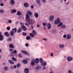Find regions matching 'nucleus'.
<instances>
[{"label":"nucleus","instance_id":"f257e3e1","mask_svg":"<svg viewBox=\"0 0 73 73\" xmlns=\"http://www.w3.org/2000/svg\"><path fill=\"white\" fill-rule=\"evenodd\" d=\"M60 21L59 18H57L56 19V20L54 22V24L56 25L58 24L60 22Z\"/></svg>","mask_w":73,"mask_h":73},{"label":"nucleus","instance_id":"f03ea898","mask_svg":"<svg viewBox=\"0 0 73 73\" xmlns=\"http://www.w3.org/2000/svg\"><path fill=\"white\" fill-rule=\"evenodd\" d=\"M30 17L29 16L28 14H26V17L25 18V19L26 20H27V22L28 21H29L30 19Z\"/></svg>","mask_w":73,"mask_h":73},{"label":"nucleus","instance_id":"7ed1b4c3","mask_svg":"<svg viewBox=\"0 0 73 73\" xmlns=\"http://www.w3.org/2000/svg\"><path fill=\"white\" fill-rule=\"evenodd\" d=\"M28 22H29V24H33V20L32 19H30Z\"/></svg>","mask_w":73,"mask_h":73},{"label":"nucleus","instance_id":"20e7f679","mask_svg":"<svg viewBox=\"0 0 73 73\" xmlns=\"http://www.w3.org/2000/svg\"><path fill=\"white\" fill-rule=\"evenodd\" d=\"M53 19H54V16L52 15L50 16L49 20L50 21H53Z\"/></svg>","mask_w":73,"mask_h":73},{"label":"nucleus","instance_id":"39448f33","mask_svg":"<svg viewBox=\"0 0 73 73\" xmlns=\"http://www.w3.org/2000/svg\"><path fill=\"white\" fill-rule=\"evenodd\" d=\"M35 64H38L39 63V59L38 58H36L34 60Z\"/></svg>","mask_w":73,"mask_h":73},{"label":"nucleus","instance_id":"423d86ee","mask_svg":"<svg viewBox=\"0 0 73 73\" xmlns=\"http://www.w3.org/2000/svg\"><path fill=\"white\" fill-rule=\"evenodd\" d=\"M36 70H40L41 69V66H38L35 68Z\"/></svg>","mask_w":73,"mask_h":73},{"label":"nucleus","instance_id":"0eeeda50","mask_svg":"<svg viewBox=\"0 0 73 73\" xmlns=\"http://www.w3.org/2000/svg\"><path fill=\"white\" fill-rule=\"evenodd\" d=\"M36 2L38 4V6H41V5L40 3V0H36Z\"/></svg>","mask_w":73,"mask_h":73},{"label":"nucleus","instance_id":"6e6552de","mask_svg":"<svg viewBox=\"0 0 73 73\" xmlns=\"http://www.w3.org/2000/svg\"><path fill=\"white\" fill-rule=\"evenodd\" d=\"M5 36H6V37H9V33L7 32H5L4 33Z\"/></svg>","mask_w":73,"mask_h":73},{"label":"nucleus","instance_id":"1a4fd4ad","mask_svg":"<svg viewBox=\"0 0 73 73\" xmlns=\"http://www.w3.org/2000/svg\"><path fill=\"white\" fill-rule=\"evenodd\" d=\"M29 69L27 68H26L24 69L25 72V73H29Z\"/></svg>","mask_w":73,"mask_h":73},{"label":"nucleus","instance_id":"9d476101","mask_svg":"<svg viewBox=\"0 0 73 73\" xmlns=\"http://www.w3.org/2000/svg\"><path fill=\"white\" fill-rule=\"evenodd\" d=\"M10 3L12 5H13L15 4V1H14V0H11L10 1Z\"/></svg>","mask_w":73,"mask_h":73},{"label":"nucleus","instance_id":"9b49d317","mask_svg":"<svg viewBox=\"0 0 73 73\" xmlns=\"http://www.w3.org/2000/svg\"><path fill=\"white\" fill-rule=\"evenodd\" d=\"M67 60L68 61H71L73 60V58L72 57H69L67 58Z\"/></svg>","mask_w":73,"mask_h":73},{"label":"nucleus","instance_id":"f8f14e48","mask_svg":"<svg viewBox=\"0 0 73 73\" xmlns=\"http://www.w3.org/2000/svg\"><path fill=\"white\" fill-rule=\"evenodd\" d=\"M71 38V35L69 34H67V39L69 40Z\"/></svg>","mask_w":73,"mask_h":73},{"label":"nucleus","instance_id":"ddd939ff","mask_svg":"<svg viewBox=\"0 0 73 73\" xmlns=\"http://www.w3.org/2000/svg\"><path fill=\"white\" fill-rule=\"evenodd\" d=\"M21 28L23 31H26V30H27L26 27L25 26H21Z\"/></svg>","mask_w":73,"mask_h":73},{"label":"nucleus","instance_id":"4468645a","mask_svg":"<svg viewBox=\"0 0 73 73\" xmlns=\"http://www.w3.org/2000/svg\"><path fill=\"white\" fill-rule=\"evenodd\" d=\"M41 65L42 66H45L46 65V63L45 62H43L41 64Z\"/></svg>","mask_w":73,"mask_h":73},{"label":"nucleus","instance_id":"2eb2a0df","mask_svg":"<svg viewBox=\"0 0 73 73\" xmlns=\"http://www.w3.org/2000/svg\"><path fill=\"white\" fill-rule=\"evenodd\" d=\"M8 62H9V63H10V64H14V62H13V61L11 60H9L8 61Z\"/></svg>","mask_w":73,"mask_h":73},{"label":"nucleus","instance_id":"dca6fc26","mask_svg":"<svg viewBox=\"0 0 73 73\" xmlns=\"http://www.w3.org/2000/svg\"><path fill=\"white\" fill-rule=\"evenodd\" d=\"M12 31H13L15 33H16V32H17V28H14L12 29Z\"/></svg>","mask_w":73,"mask_h":73},{"label":"nucleus","instance_id":"f3484780","mask_svg":"<svg viewBox=\"0 0 73 73\" xmlns=\"http://www.w3.org/2000/svg\"><path fill=\"white\" fill-rule=\"evenodd\" d=\"M27 13L28 15H29L30 16H31L32 15V13L31 11H28L27 12Z\"/></svg>","mask_w":73,"mask_h":73},{"label":"nucleus","instance_id":"a211bd4d","mask_svg":"<svg viewBox=\"0 0 73 73\" xmlns=\"http://www.w3.org/2000/svg\"><path fill=\"white\" fill-rule=\"evenodd\" d=\"M47 27L48 29H50V28H51V24L50 23H48L47 25Z\"/></svg>","mask_w":73,"mask_h":73},{"label":"nucleus","instance_id":"6ab92c4d","mask_svg":"<svg viewBox=\"0 0 73 73\" xmlns=\"http://www.w3.org/2000/svg\"><path fill=\"white\" fill-rule=\"evenodd\" d=\"M21 11H18L17 13V15L18 16H21Z\"/></svg>","mask_w":73,"mask_h":73},{"label":"nucleus","instance_id":"aec40b11","mask_svg":"<svg viewBox=\"0 0 73 73\" xmlns=\"http://www.w3.org/2000/svg\"><path fill=\"white\" fill-rule=\"evenodd\" d=\"M22 61L24 64H27V60H22Z\"/></svg>","mask_w":73,"mask_h":73},{"label":"nucleus","instance_id":"412c9836","mask_svg":"<svg viewBox=\"0 0 73 73\" xmlns=\"http://www.w3.org/2000/svg\"><path fill=\"white\" fill-rule=\"evenodd\" d=\"M31 65H35V61L33 59H32L31 60Z\"/></svg>","mask_w":73,"mask_h":73},{"label":"nucleus","instance_id":"4be33fe9","mask_svg":"<svg viewBox=\"0 0 73 73\" xmlns=\"http://www.w3.org/2000/svg\"><path fill=\"white\" fill-rule=\"evenodd\" d=\"M34 16L35 17H36V18H37L38 17V14L37 13H36L35 14Z\"/></svg>","mask_w":73,"mask_h":73},{"label":"nucleus","instance_id":"5701e85b","mask_svg":"<svg viewBox=\"0 0 73 73\" xmlns=\"http://www.w3.org/2000/svg\"><path fill=\"white\" fill-rule=\"evenodd\" d=\"M24 6L25 7H29V5L28 3H25L24 4Z\"/></svg>","mask_w":73,"mask_h":73},{"label":"nucleus","instance_id":"b1692460","mask_svg":"<svg viewBox=\"0 0 73 73\" xmlns=\"http://www.w3.org/2000/svg\"><path fill=\"white\" fill-rule=\"evenodd\" d=\"M14 33H15L13 31L11 30L10 32V35L11 36H13Z\"/></svg>","mask_w":73,"mask_h":73},{"label":"nucleus","instance_id":"393cba45","mask_svg":"<svg viewBox=\"0 0 73 73\" xmlns=\"http://www.w3.org/2000/svg\"><path fill=\"white\" fill-rule=\"evenodd\" d=\"M3 40V36L2 35H0V41H2Z\"/></svg>","mask_w":73,"mask_h":73},{"label":"nucleus","instance_id":"a878e982","mask_svg":"<svg viewBox=\"0 0 73 73\" xmlns=\"http://www.w3.org/2000/svg\"><path fill=\"white\" fill-rule=\"evenodd\" d=\"M30 36L31 37H34V36H35V35L32 33H30Z\"/></svg>","mask_w":73,"mask_h":73},{"label":"nucleus","instance_id":"bb28decb","mask_svg":"<svg viewBox=\"0 0 73 73\" xmlns=\"http://www.w3.org/2000/svg\"><path fill=\"white\" fill-rule=\"evenodd\" d=\"M62 23L60 22L58 25L57 27H61V26H62Z\"/></svg>","mask_w":73,"mask_h":73},{"label":"nucleus","instance_id":"cd10ccee","mask_svg":"<svg viewBox=\"0 0 73 73\" xmlns=\"http://www.w3.org/2000/svg\"><path fill=\"white\" fill-rule=\"evenodd\" d=\"M39 61L41 64V63L43 62V59L42 58H40L39 59Z\"/></svg>","mask_w":73,"mask_h":73},{"label":"nucleus","instance_id":"c85d7f7f","mask_svg":"<svg viewBox=\"0 0 73 73\" xmlns=\"http://www.w3.org/2000/svg\"><path fill=\"white\" fill-rule=\"evenodd\" d=\"M12 38H9L7 39V41H9V42H11V41H12Z\"/></svg>","mask_w":73,"mask_h":73},{"label":"nucleus","instance_id":"c756f323","mask_svg":"<svg viewBox=\"0 0 73 73\" xmlns=\"http://www.w3.org/2000/svg\"><path fill=\"white\" fill-rule=\"evenodd\" d=\"M12 60L14 61H17V59L15 58V57H13L12 58Z\"/></svg>","mask_w":73,"mask_h":73},{"label":"nucleus","instance_id":"7c9ffc66","mask_svg":"<svg viewBox=\"0 0 73 73\" xmlns=\"http://www.w3.org/2000/svg\"><path fill=\"white\" fill-rule=\"evenodd\" d=\"M9 46L11 48H13L14 47V46L12 44H10Z\"/></svg>","mask_w":73,"mask_h":73},{"label":"nucleus","instance_id":"2f4dec72","mask_svg":"<svg viewBox=\"0 0 73 73\" xmlns=\"http://www.w3.org/2000/svg\"><path fill=\"white\" fill-rule=\"evenodd\" d=\"M4 70H5V71H7V70H8V67H7V66H6L4 67Z\"/></svg>","mask_w":73,"mask_h":73},{"label":"nucleus","instance_id":"473e14b6","mask_svg":"<svg viewBox=\"0 0 73 73\" xmlns=\"http://www.w3.org/2000/svg\"><path fill=\"white\" fill-rule=\"evenodd\" d=\"M21 66V64H20V63H18L17 65V68H19Z\"/></svg>","mask_w":73,"mask_h":73},{"label":"nucleus","instance_id":"72a5a7b5","mask_svg":"<svg viewBox=\"0 0 73 73\" xmlns=\"http://www.w3.org/2000/svg\"><path fill=\"white\" fill-rule=\"evenodd\" d=\"M30 38H31V37H30L29 36H27L26 37V40H29V39H30Z\"/></svg>","mask_w":73,"mask_h":73},{"label":"nucleus","instance_id":"f704fd0d","mask_svg":"<svg viewBox=\"0 0 73 73\" xmlns=\"http://www.w3.org/2000/svg\"><path fill=\"white\" fill-rule=\"evenodd\" d=\"M10 52H11V54H12L13 53V52L12 51L13 50V49H11L9 50Z\"/></svg>","mask_w":73,"mask_h":73},{"label":"nucleus","instance_id":"c9c22d12","mask_svg":"<svg viewBox=\"0 0 73 73\" xmlns=\"http://www.w3.org/2000/svg\"><path fill=\"white\" fill-rule=\"evenodd\" d=\"M64 44H60L59 45V46L60 48H64Z\"/></svg>","mask_w":73,"mask_h":73},{"label":"nucleus","instance_id":"e433bc0d","mask_svg":"<svg viewBox=\"0 0 73 73\" xmlns=\"http://www.w3.org/2000/svg\"><path fill=\"white\" fill-rule=\"evenodd\" d=\"M66 27V26L65 25H63L62 26L61 28H65Z\"/></svg>","mask_w":73,"mask_h":73},{"label":"nucleus","instance_id":"4c0bfd02","mask_svg":"<svg viewBox=\"0 0 73 73\" xmlns=\"http://www.w3.org/2000/svg\"><path fill=\"white\" fill-rule=\"evenodd\" d=\"M33 33H34V34L35 35H36V32L35 30L33 31Z\"/></svg>","mask_w":73,"mask_h":73},{"label":"nucleus","instance_id":"58836bf2","mask_svg":"<svg viewBox=\"0 0 73 73\" xmlns=\"http://www.w3.org/2000/svg\"><path fill=\"white\" fill-rule=\"evenodd\" d=\"M7 29L8 31H9L11 29V28L9 27H7Z\"/></svg>","mask_w":73,"mask_h":73},{"label":"nucleus","instance_id":"ea45409f","mask_svg":"<svg viewBox=\"0 0 73 73\" xmlns=\"http://www.w3.org/2000/svg\"><path fill=\"white\" fill-rule=\"evenodd\" d=\"M23 53L25 54H28V52H27V51H24Z\"/></svg>","mask_w":73,"mask_h":73},{"label":"nucleus","instance_id":"a19ab883","mask_svg":"<svg viewBox=\"0 0 73 73\" xmlns=\"http://www.w3.org/2000/svg\"><path fill=\"white\" fill-rule=\"evenodd\" d=\"M0 12L1 13H4V10L3 9H1L0 10Z\"/></svg>","mask_w":73,"mask_h":73},{"label":"nucleus","instance_id":"79ce46f5","mask_svg":"<svg viewBox=\"0 0 73 73\" xmlns=\"http://www.w3.org/2000/svg\"><path fill=\"white\" fill-rule=\"evenodd\" d=\"M12 20H8V22L10 24H11V23H12Z\"/></svg>","mask_w":73,"mask_h":73},{"label":"nucleus","instance_id":"37998d69","mask_svg":"<svg viewBox=\"0 0 73 73\" xmlns=\"http://www.w3.org/2000/svg\"><path fill=\"white\" fill-rule=\"evenodd\" d=\"M23 36H26L27 35V33H23Z\"/></svg>","mask_w":73,"mask_h":73},{"label":"nucleus","instance_id":"c03bdc74","mask_svg":"<svg viewBox=\"0 0 73 73\" xmlns=\"http://www.w3.org/2000/svg\"><path fill=\"white\" fill-rule=\"evenodd\" d=\"M19 57H20L21 58L22 57V55H21V54H19Z\"/></svg>","mask_w":73,"mask_h":73},{"label":"nucleus","instance_id":"a18cd8bd","mask_svg":"<svg viewBox=\"0 0 73 73\" xmlns=\"http://www.w3.org/2000/svg\"><path fill=\"white\" fill-rule=\"evenodd\" d=\"M42 25L43 26H44V27L46 26V23H42Z\"/></svg>","mask_w":73,"mask_h":73},{"label":"nucleus","instance_id":"49530a36","mask_svg":"<svg viewBox=\"0 0 73 73\" xmlns=\"http://www.w3.org/2000/svg\"><path fill=\"white\" fill-rule=\"evenodd\" d=\"M17 31V33H20V32H21V31L19 30V29H18Z\"/></svg>","mask_w":73,"mask_h":73},{"label":"nucleus","instance_id":"de8ad7c7","mask_svg":"<svg viewBox=\"0 0 73 73\" xmlns=\"http://www.w3.org/2000/svg\"><path fill=\"white\" fill-rule=\"evenodd\" d=\"M29 24H29V23H25V25H26V26H29Z\"/></svg>","mask_w":73,"mask_h":73},{"label":"nucleus","instance_id":"09e8293b","mask_svg":"<svg viewBox=\"0 0 73 73\" xmlns=\"http://www.w3.org/2000/svg\"><path fill=\"white\" fill-rule=\"evenodd\" d=\"M13 52L15 53H17V51L16 50H15L13 51Z\"/></svg>","mask_w":73,"mask_h":73},{"label":"nucleus","instance_id":"8fccbe9b","mask_svg":"<svg viewBox=\"0 0 73 73\" xmlns=\"http://www.w3.org/2000/svg\"><path fill=\"white\" fill-rule=\"evenodd\" d=\"M68 73H73V72H72V71H71L70 70H69L68 71Z\"/></svg>","mask_w":73,"mask_h":73},{"label":"nucleus","instance_id":"3c124183","mask_svg":"<svg viewBox=\"0 0 73 73\" xmlns=\"http://www.w3.org/2000/svg\"><path fill=\"white\" fill-rule=\"evenodd\" d=\"M20 24L21 25H24V24L23 23H21L20 22Z\"/></svg>","mask_w":73,"mask_h":73},{"label":"nucleus","instance_id":"603ef678","mask_svg":"<svg viewBox=\"0 0 73 73\" xmlns=\"http://www.w3.org/2000/svg\"><path fill=\"white\" fill-rule=\"evenodd\" d=\"M53 32L54 33H56V31L54 30L53 31Z\"/></svg>","mask_w":73,"mask_h":73},{"label":"nucleus","instance_id":"864d4df0","mask_svg":"<svg viewBox=\"0 0 73 73\" xmlns=\"http://www.w3.org/2000/svg\"><path fill=\"white\" fill-rule=\"evenodd\" d=\"M63 37L65 38H66V35H63Z\"/></svg>","mask_w":73,"mask_h":73},{"label":"nucleus","instance_id":"5fc2aeb1","mask_svg":"<svg viewBox=\"0 0 73 73\" xmlns=\"http://www.w3.org/2000/svg\"><path fill=\"white\" fill-rule=\"evenodd\" d=\"M0 5L1 7H3V6H4V4L3 3H1Z\"/></svg>","mask_w":73,"mask_h":73},{"label":"nucleus","instance_id":"6e6d98bb","mask_svg":"<svg viewBox=\"0 0 73 73\" xmlns=\"http://www.w3.org/2000/svg\"><path fill=\"white\" fill-rule=\"evenodd\" d=\"M43 40L44 41H47V39L46 38H44L43 39Z\"/></svg>","mask_w":73,"mask_h":73},{"label":"nucleus","instance_id":"4d7b16f0","mask_svg":"<svg viewBox=\"0 0 73 73\" xmlns=\"http://www.w3.org/2000/svg\"><path fill=\"white\" fill-rule=\"evenodd\" d=\"M11 13H13V10H11Z\"/></svg>","mask_w":73,"mask_h":73},{"label":"nucleus","instance_id":"13d9d810","mask_svg":"<svg viewBox=\"0 0 73 73\" xmlns=\"http://www.w3.org/2000/svg\"><path fill=\"white\" fill-rule=\"evenodd\" d=\"M43 3H45L46 2V0H42Z\"/></svg>","mask_w":73,"mask_h":73},{"label":"nucleus","instance_id":"bf43d9fd","mask_svg":"<svg viewBox=\"0 0 73 73\" xmlns=\"http://www.w3.org/2000/svg\"><path fill=\"white\" fill-rule=\"evenodd\" d=\"M19 31H22L21 28L20 27H19Z\"/></svg>","mask_w":73,"mask_h":73},{"label":"nucleus","instance_id":"052dcab7","mask_svg":"<svg viewBox=\"0 0 73 73\" xmlns=\"http://www.w3.org/2000/svg\"><path fill=\"white\" fill-rule=\"evenodd\" d=\"M43 70H45V69H46V67H44L43 68Z\"/></svg>","mask_w":73,"mask_h":73},{"label":"nucleus","instance_id":"680f3d73","mask_svg":"<svg viewBox=\"0 0 73 73\" xmlns=\"http://www.w3.org/2000/svg\"><path fill=\"white\" fill-rule=\"evenodd\" d=\"M51 56L53 57V54L52 53H51Z\"/></svg>","mask_w":73,"mask_h":73},{"label":"nucleus","instance_id":"e2e57ef3","mask_svg":"<svg viewBox=\"0 0 73 73\" xmlns=\"http://www.w3.org/2000/svg\"><path fill=\"white\" fill-rule=\"evenodd\" d=\"M16 12V10H13V12Z\"/></svg>","mask_w":73,"mask_h":73},{"label":"nucleus","instance_id":"0e129e2a","mask_svg":"<svg viewBox=\"0 0 73 73\" xmlns=\"http://www.w3.org/2000/svg\"><path fill=\"white\" fill-rule=\"evenodd\" d=\"M26 46H28V43L26 44Z\"/></svg>","mask_w":73,"mask_h":73},{"label":"nucleus","instance_id":"69168bd1","mask_svg":"<svg viewBox=\"0 0 73 73\" xmlns=\"http://www.w3.org/2000/svg\"><path fill=\"white\" fill-rule=\"evenodd\" d=\"M37 27H38V28L40 27V26H39V25H38V24L37 25Z\"/></svg>","mask_w":73,"mask_h":73},{"label":"nucleus","instance_id":"338daca9","mask_svg":"<svg viewBox=\"0 0 73 73\" xmlns=\"http://www.w3.org/2000/svg\"><path fill=\"white\" fill-rule=\"evenodd\" d=\"M24 51H24L23 50H22L21 51V52H22V53H24Z\"/></svg>","mask_w":73,"mask_h":73},{"label":"nucleus","instance_id":"774afa93","mask_svg":"<svg viewBox=\"0 0 73 73\" xmlns=\"http://www.w3.org/2000/svg\"><path fill=\"white\" fill-rule=\"evenodd\" d=\"M16 68V65H15L14 66V68Z\"/></svg>","mask_w":73,"mask_h":73}]
</instances>
